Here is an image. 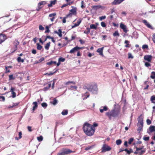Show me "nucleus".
I'll return each instance as SVG.
<instances>
[{
	"label": "nucleus",
	"instance_id": "f257e3e1",
	"mask_svg": "<svg viewBox=\"0 0 155 155\" xmlns=\"http://www.w3.org/2000/svg\"><path fill=\"white\" fill-rule=\"evenodd\" d=\"M82 129L85 134L89 136L93 135L95 131V128H93L92 125L87 122L84 124Z\"/></svg>",
	"mask_w": 155,
	"mask_h": 155
},
{
	"label": "nucleus",
	"instance_id": "f03ea898",
	"mask_svg": "<svg viewBox=\"0 0 155 155\" xmlns=\"http://www.w3.org/2000/svg\"><path fill=\"white\" fill-rule=\"evenodd\" d=\"M120 112V110H112L110 111L106 112V115L109 117L110 120H111L112 117H117Z\"/></svg>",
	"mask_w": 155,
	"mask_h": 155
},
{
	"label": "nucleus",
	"instance_id": "7ed1b4c3",
	"mask_svg": "<svg viewBox=\"0 0 155 155\" xmlns=\"http://www.w3.org/2000/svg\"><path fill=\"white\" fill-rule=\"evenodd\" d=\"M74 151H72L69 149L63 148L58 153V155H66L71 153H74Z\"/></svg>",
	"mask_w": 155,
	"mask_h": 155
},
{
	"label": "nucleus",
	"instance_id": "20e7f679",
	"mask_svg": "<svg viewBox=\"0 0 155 155\" xmlns=\"http://www.w3.org/2000/svg\"><path fill=\"white\" fill-rule=\"evenodd\" d=\"M143 146L140 147H136V150L134 152V153L136 154H138L139 155H142L146 151V149H143Z\"/></svg>",
	"mask_w": 155,
	"mask_h": 155
},
{
	"label": "nucleus",
	"instance_id": "39448f33",
	"mask_svg": "<svg viewBox=\"0 0 155 155\" xmlns=\"http://www.w3.org/2000/svg\"><path fill=\"white\" fill-rule=\"evenodd\" d=\"M138 125L139 124L140 126L137 129V131L140 132L142 130L143 126V117L142 114H141L138 118Z\"/></svg>",
	"mask_w": 155,
	"mask_h": 155
},
{
	"label": "nucleus",
	"instance_id": "423d86ee",
	"mask_svg": "<svg viewBox=\"0 0 155 155\" xmlns=\"http://www.w3.org/2000/svg\"><path fill=\"white\" fill-rule=\"evenodd\" d=\"M111 148L108 146L106 144H104L103 145V147L101 148V152H105L107 151H109L111 150Z\"/></svg>",
	"mask_w": 155,
	"mask_h": 155
},
{
	"label": "nucleus",
	"instance_id": "0eeeda50",
	"mask_svg": "<svg viewBox=\"0 0 155 155\" xmlns=\"http://www.w3.org/2000/svg\"><path fill=\"white\" fill-rule=\"evenodd\" d=\"M87 90L90 91L94 92V91H97V86L96 85H91L87 88Z\"/></svg>",
	"mask_w": 155,
	"mask_h": 155
},
{
	"label": "nucleus",
	"instance_id": "6e6552de",
	"mask_svg": "<svg viewBox=\"0 0 155 155\" xmlns=\"http://www.w3.org/2000/svg\"><path fill=\"white\" fill-rule=\"evenodd\" d=\"M7 39V36L5 34H0V45L4 42Z\"/></svg>",
	"mask_w": 155,
	"mask_h": 155
},
{
	"label": "nucleus",
	"instance_id": "1a4fd4ad",
	"mask_svg": "<svg viewBox=\"0 0 155 155\" xmlns=\"http://www.w3.org/2000/svg\"><path fill=\"white\" fill-rule=\"evenodd\" d=\"M46 4V2L45 1H43L39 2L38 4V7L36 8V10L38 11L42 8V6H41L42 5H44Z\"/></svg>",
	"mask_w": 155,
	"mask_h": 155
},
{
	"label": "nucleus",
	"instance_id": "9d476101",
	"mask_svg": "<svg viewBox=\"0 0 155 155\" xmlns=\"http://www.w3.org/2000/svg\"><path fill=\"white\" fill-rule=\"evenodd\" d=\"M82 48L79 47L77 46L71 49L69 53L72 54L74 53L75 51H78L79 49H82Z\"/></svg>",
	"mask_w": 155,
	"mask_h": 155
},
{
	"label": "nucleus",
	"instance_id": "9b49d317",
	"mask_svg": "<svg viewBox=\"0 0 155 155\" xmlns=\"http://www.w3.org/2000/svg\"><path fill=\"white\" fill-rule=\"evenodd\" d=\"M56 13H54L50 14L48 17L50 18L49 19L51 21H53L55 18V16H56Z\"/></svg>",
	"mask_w": 155,
	"mask_h": 155
},
{
	"label": "nucleus",
	"instance_id": "f8f14e48",
	"mask_svg": "<svg viewBox=\"0 0 155 155\" xmlns=\"http://www.w3.org/2000/svg\"><path fill=\"white\" fill-rule=\"evenodd\" d=\"M152 58V56L150 55H146L144 57V59L148 62L151 61Z\"/></svg>",
	"mask_w": 155,
	"mask_h": 155
},
{
	"label": "nucleus",
	"instance_id": "ddd939ff",
	"mask_svg": "<svg viewBox=\"0 0 155 155\" xmlns=\"http://www.w3.org/2000/svg\"><path fill=\"white\" fill-rule=\"evenodd\" d=\"M123 2V0H114V1L112 2L111 4L113 5H118Z\"/></svg>",
	"mask_w": 155,
	"mask_h": 155
},
{
	"label": "nucleus",
	"instance_id": "4468645a",
	"mask_svg": "<svg viewBox=\"0 0 155 155\" xmlns=\"http://www.w3.org/2000/svg\"><path fill=\"white\" fill-rule=\"evenodd\" d=\"M120 27L124 31L125 33H127V27L126 25H124L123 24L121 23L120 25Z\"/></svg>",
	"mask_w": 155,
	"mask_h": 155
},
{
	"label": "nucleus",
	"instance_id": "2eb2a0df",
	"mask_svg": "<svg viewBox=\"0 0 155 155\" xmlns=\"http://www.w3.org/2000/svg\"><path fill=\"white\" fill-rule=\"evenodd\" d=\"M143 22L148 28L153 29L152 26L147 22L146 20H143Z\"/></svg>",
	"mask_w": 155,
	"mask_h": 155
},
{
	"label": "nucleus",
	"instance_id": "dca6fc26",
	"mask_svg": "<svg viewBox=\"0 0 155 155\" xmlns=\"http://www.w3.org/2000/svg\"><path fill=\"white\" fill-rule=\"evenodd\" d=\"M108 110V107L105 106L104 107H101L100 109V111L101 113H103L104 111H106Z\"/></svg>",
	"mask_w": 155,
	"mask_h": 155
},
{
	"label": "nucleus",
	"instance_id": "f3484780",
	"mask_svg": "<svg viewBox=\"0 0 155 155\" xmlns=\"http://www.w3.org/2000/svg\"><path fill=\"white\" fill-rule=\"evenodd\" d=\"M104 48V47H102L101 48H98L97 51V52L99 53V54L103 56V50Z\"/></svg>",
	"mask_w": 155,
	"mask_h": 155
},
{
	"label": "nucleus",
	"instance_id": "a211bd4d",
	"mask_svg": "<svg viewBox=\"0 0 155 155\" xmlns=\"http://www.w3.org/2000/svg\"><path fill=\"white\" fill-rule=\"evenodd\" d=\"M57 2V0H54L53 1H51L50 2V4L48 5V7H52L53 5H54Z\"/></svg>",
	"mask_w": 155,
	"mask_h": 155
},
{
	"label": "nucleus",
	"instance_id": "6ab92c4d",
	"mask_svg": "<svg viewBox=\"0 0 155 155\" xmlns=\"http://www.w3.org/2000/svg\"><path fill=\"white\" fill-rule=\"evenodd\" d=\"M70 12H71L70 14H71V15H70V16H71L72 14H75L76 13V8H74L72 9H71L70 10Z\"/></svg>",
	"mask_w": 155,
	"mask_h": 155
},
{
	"label": "nucleus",
	"instance_id": "aec40b11",
	"mask_svg": "<svg viewBox=\"0 0 155 155\" xmlns=\"http://www.w3.org/2000/svg\"><path fill=\"white\" fill-rule=\"evenodd\" d=\"M54 33L58 34L60 37H61L62 35V31L61 29H58V31H55Z\"/></svg>",
	"mask_w": 155,
	"mask_h": 155
},
{
	"label": "nucleus",
	"instance_id": "412c9836",
	"mask_svg": "<svg viewBox=\"0 0 155 155\" xmlns=\"http://www.w3.org/2000/svg\"><path fill=\"white\" fill-rule=\"evenodd\" d=\"M33 104H34V106L33 107L32 110L33 111H34L38 107L37 103L36 101L34 102L33 103Z\"/></svg>",
	"mask_w": 155,
	"mask_h": 155
},
{
	"label": "nucleus",
	"instance_id": "4be33fe9",
	"mask_svg": "<svg viewBox=\"0 0 155 155\" xmlns=\"http://www.w3.org/2000/svg\"><path fill=\"white\" fill-rule=\"evenodd\" d=\"M150 131L151 133L153 131H155V126H150L149 128Z\"/></svg>",
	"mask_w": 155,
	"mask_h": 155
},
{
	"label": "nucleus",
	"instance_id": "5701e85b",
	"mask_svg": "<svg viewBox=\"0 0 155 155\" xmlns=\"http://www.w3.org/2000/svg\"><path fill=\"white\" fill-rule=\"evenodd\" d=\"M130 42L127 40H125L124 43L126 45H125V47L126 48H130V45L129 44Z\"/></svg>",
	"mask_w": 155,
	"mask_h": 155
},
{
	"label": "nucleus",
	"instance_id": "b1692460",
	"mask_svg": "<svg viewBox=\"0 0 155 155\" xmlns=\"http://www.w3.org/2000/svg\"><path fill=\"white\" fill-rule=\"evenodd\" d=\"M124 151L127 152V153L130 154L131 153L133 152V151L132 149L130 148L129 150H128L127 149H125L124 150Z\"/></svg>",
	"mask_w": 155,
	"mask_h": 155
},
{
	"label": "nucleus",
	"instance_id": "393cba45",
	"mask_svg": "<svg viewBox=\"0 0 155 155\" xmlns=\"http://www.w3.org/2000/svg\"><path fill=\"white\" fill-rule=\"evenodd\" d=\"M51 26V25H50L49 26H46L45 28H46V30L45 32V33H49L50 31L49 30V28Z\"/></svg>",
	"mask_w": 155,
	"mask_h": 155
},
{
	"label": "nucleus",
	"instance_id": "a878e982",
	"mask_svg": "<svg viewBox=\"0 0 155 155\" xmlns=\"http://www.w3.org/2000/svg\"><path fill=\"white\" fill-rule=\"evenodd\" d=\"M71 15V14H68L66 15V17H64L63 20V23H65L66 22V19L70 15Z\"/></svg>",
	"mask_w": 155,
	"mask_h": 155
},
{
	"label": "nucleus",
	"instance_id": "bb28decb",
	"mask_svg": "<svg viewBox=\"0 0 155 155\" xmlns=\"http://www.w3.org/2000/svg\"><path fill=\"white\" fill-rule=\"evenodd\" d=\"M150 101L152 103L155 104V95H153L150 97Z\"/></svg>",
	"mask_w": 155,
	"mask_h": 155
},
{
	"label": "nucleus",
	"instance_id": "cd10ccee",
	"mask_svg": "<svg viewBox=\"0 0 155 155\" xmlns=\"http://www.w3.org/2000/svg\"><path fill=\"white\" fill-rule=\"evenodd\" d=\"M18 135H19L18 137H16L15 138V139L16 140H18L19 139H20L21 138L22 133L21 132H19Z\"/></svg>",
	"mask_w": 155,
	"mask_h": 155
},
{
	"label": "nucleus",
	"instance_id": "c85d7f7f",
	"mask_svg": "<svg viewBox=\"0 0 155 155\" xmlns=\"http://www.w3.org/2000/svg\"><path fill=\"white\" fill-rule=\"evenodd\" d=\"M51 43L50 42L48 43L45 46V48L47 50H48L49 49Z\"/></svg>",
	"mask_w": 155,
	"mask_h": 155
},
{
	"label": "nucleus",
	"instance_id": "c756f323",
	"mask_svg": "<svg viewBox=\"0 0 155 155\" xmlns=\"http://www.w3.org/2000/svg\"><path fill=\"white\" fill-rule=\"evenodd\" d=\"M97 28V26L94 24H91L90 25V28L96 29Z\"/></svg>",
	"mask_w": 155,
	"mask_h": 155
},
{
	"label": "nucleus",
	"instance_id": "7c9ffc66",
	"mask_svg": "<svg viewBox=\"0 0 155 155\" xmlns=\"http://www.w3.org/2000/svg\"><path fill=\"white\" fill-rule=\"evenodd\" d=\"M19 44V42L18 41H16V42L15 44V49L14 50V51H12V53H13L15 52L17 49V45Z\"/></svg>",
	"mask_w": 155,
	"mask_h": 155
},
{
	"label": "nucleus",
	"instance_id": "2f4dec72",
	"mask_svg": "<svg viewBox=\"0 0 155 155\" xmlns=\"http://www.w3.org/2000/svg\"><path fill=\"white\" fill-rule=\"evenodd\" d=\"M68 114V110H63L61 112V114L63 115H67Z\"/></svg>",
	"mask_w": 155,
	"mask_h": 155
},
{
	"label": "nucleus",
	"instance_id": "473e14b6",
	"mask_svg": "<svg viewBox=\"0 0 155 155\" xmlns=\"http://www.w3.org/2000/svg\"><path fill=\"white\" fill-rule=\"evenodd\" d=\"M9 80L10 81L11 80H14L15 78V77L13 76V74L10 75H9Z\"/></svg>",
	"mask_w": 155,
	"mask_h": 155
},
{
	"label": "nucleus",
	"instance_id": "72a5a7b5",
	"mask_svg": "<svg viewBox=\"0 0 155 155\" xmlns=\"http://www.w3.org/2000/svg\"><path fill=\"white\" fill-rule=\"evenodd\" d=\"M122 143V141L120 139H118L116 141V143L117 145H120Z\"/></svg>",
	"mask_w": 155,
	"mask_h": 155
},
{
	"label": "nucleus",
	"instance_id": "f704fd0d",
	"mask_svg": "<svg viewBox=\"0 0 155 155\" xmlns=\"http://www.w3.org/2000/svg\"><path fill=\"white\" fill-rule=\"evenodd\" d=\"M37 49H38V50H41L42 48V46H41L39 43H38L37 44Z\"/></svg>",
	"mask_w": 155,
	"mask_h": 155
},
{
	"label": "nucleus",
	"instance_id": "c9c22d12",
	"mask_svg": "<svg viewBox=\"0 0 155 155\" xmlns=\"http://www.w3.org/2000/svg\"><path fill=\"white\" fill-rule=\"evenodd\" d=\"M150 77L152 79H154L155 78V72L152 71L151 72V75Z\"/></svg>",
	"mask_w": 155,
	"mask_h": 155
},
{
	"label": "nucleus",
	"instance_id": "e433bc0d",
	"mask_svg": "<svg viewBox=\"0 0 155 155\" xmlns=\"http://www.w3.org/2000/svg\"><path fill=\"white\" fill-rule=\"evenodd\" d=\"M58 103V101L55 98H54L53 101L52 102V103L54 105H55L57 104Z\"/></svg>",
	"mask_w": 155,
	"mask_h": 155
},
{
	"label": "nucleus",
	"instance_id": "4c0bfd02",
	"mask_svg": "<svg viewBox=\"0 0 155 155\" xmlns=\"http://www.w3.org/2000/svg\"><path fill=\"white\" fill-rule=\"evenodd\" d=\"M113 35L114 36H119V34L117 31H116L115 32L113 33Z\"/></svg>",
	"mask_w": 155,
	"mask_h": 155
},
{
	"label": "nucleus",
	"instance_id": "58836bf2",
	"mask_svg": "<svg viewBox=\"0 0 155 155\" xmlns=\"http://www.w3.org/2000/svg\"><path fill=\"white\" fill-rule=\"evenodd\" d=\"M37 140L39 141H42L43 140V137L42 136H41L39 137H37Z\"/></svg>",
	"mask_w": 155,
	"mask_h": 155
},
{
	"label": "nucleus",
	"instance_id": "ea45409f",
	"mask_svg": "<svg viewBox=\"0 0 155 155\" xmlns=\"http://www.w3.org/2000/svg\"><path fill=\"white\" fill-rule=\"evenodd\" d=\"M134 140V139L132 137L130 138L129 140L128 143L129 144H131L133 142Z\"/></svg>",
	"mask_w": 155,
	"mask_h": 155
},
{
	"label": "nucleus",
	"instance_id": "a19ab883",
	"mask_svg": "<svg viewBox=\"0 0 155 155\" xmlns=\"http://www.w3.org/2000/svg\"><path fill=\"white\" fill-rule=\"evenodd\" d=\"M58 71V70H56L53 73L51 72L50 73H46L45 74L47 75L48 76L51 75H53L54 73Z\"/></svg>",
	"mask_w": 155,
	"mask_h": 155
},
{
	"label": "nucleus",
	"instance_id": "79ce46f5",
	"mask_svg": "<svg viewBox=\"0 0 155 155\" xmlns=\"http://www.w3.org/2000/svg\"><path fill=\"white\" fill-rule=\"evenodd\" d=\"M101 6L99 5H94L92 6V8L93 9H97L100 8Z\"/></svg>",
	"mask_w": 155,
	"mask_h": 155
},
{
	"label": "nucleus",
	"instance_id": "37998d69",
	"mask_svg": "<svg viewBox=\"0 0 155 155\" xmlns=\"http://www.w3.org/2000/svg\"><path fill=\"white\" fill-rule=\"evenodd\" d=\"M39 29L40 31H43L45 29V28L41 25H40L39 26Z\"/></svg>",
	"mask_w": 155,
	"mask_h": 155
},
{
	"label": "nucleus",
	"instance_id": "c03bdc74",
	"mask_svg": "<svg viewBox=\"0 0 155 155\" xmlns=\"http://www.w3.org/2000/svg\"><path fill=\"white\" fill-rule=\"evenodd\" d=\"M71 83L72 84H75V82L74 81H69L66 83V85H68L69 84Z\"/></svg>",
	"mask_w": 155,
	"mask_h": 155
},
{
	"label": "nucleus",
	"instance_id": "a18cd8bd",
	"mask_svg": "<svg viewBox=\"0 0 155 155\" xmlns=\"http://www.w3.org/2000/svg\"><path fill=\"white\" fill-rule=\"evenodd\" d=\"M81 7L82 8H84L85 7V5H84V3L83 1H82L81 2Z\"/></svg>",
	"mask_w": 155,
	"mask_h": 155
},
{
	"label": "nucleus",
	"instance_id": "49530a36",
	"mask_svg": "<svg viewBox=\"0 0 155 155\" xmlns=\"http://www.w3.org/2000/svg\"><path fill=\"white\" fill-rule=\"evenodd\" d=\"M65 59L64 58H62L61 57L59 58L58 59V61H59V62H64L65 61Z\"/></svg>",
	"mask_w": 155,
	"mask_h": 155
},
{
	"label": "nucleus",
	"instance_id": "de8ad7c7",
	"mask_svg": "<svg viewBox=\"0 0 155 155\" xmlns=\"http://www.w3.org/2000/svg\"><path fill=\"white\" fill-rule=\"evenodd\" d=\"M144 65L147 67H148L151 66V64L148 62H146L145 63Z\"/></svg>",
	"mask_w": 155,
	"mask_h": 155
},
{
	"label": "nucleus",
	"instance_id": "09e8293b",
	"mask_svg": "<svg viewBox=\"0 0 155 155\" xmlns=\"http://www.w3.org/2000/svg\"><path fill=\"white\" fill-rule=\"evenodd\" d=\"M148 46L147 45H144L142 46V48L144 49H148Z\"/></svg>",
	"mask_w": 155,
	"mask_h": 155
},
{
	"label": "nucleus",
	"instance_id": "8fccbe9b",
	"mask_svg": "<svg viewBox=\"0 0 155 155\" xmlns=\"http://www.w3.org/2000/svg\"><path fill=\"white\" fill-rule=\"evenodd\" d=\"M41 106L45 108L47 106V104L46 103H43L41 104Z\"/></svg>",
	"mask_w": 155,
	"mask_h": 155
},
{
	"label": "nucleus",
	"instance_id": "3c124183",
	"mask_svg": "<svg viewBox=\"0 0 155 155\" xmlns=\"http://www.w3.org/2000/svg\"><path fill=\"white\" fill-rule=\"evenodd\" d=\"M101 25L103 27H105L106 25L105 22H102L101 23Z\"/></svg>",
	"mask_w": 155,
	"mask_h": 155
},
{
	"label": "nucleus",
	"instance_id": "603ef678",
	"mask_svg": "<svg viewBox=\"0 0 155 155\" xmlns=\"http://www.w3.org/2000/svg\"><path fill=\"white\" fill-rule=\"evenodd\" d=\"M133 58H134L133 56L130 53H128V58H131L133 59Z\"/></svg>",
	"mask_w": 155,
	"mask_h": 155
},
{
	"label": "nucleus",
	"instance_id": "864d4df0",
	"mask_svg": "<svg viewBox=\"0 0 155 155\" xmlns=\"http://www.w3.org/2000/svg\"><path fill=\"white\" fill-rule=\"evenodd\" d=\"M106 18V16L105 15L104 16H102L101 17H99V19L100 20H101V21L103 20L104 19Z\"/></svg>",
	"mask_w": 155,
	"mask_h": 155
},
{
	"label": "nucleus",
	"instance_id": "5fc2aeb1",
	"mask_svg": "<svg viewBox=\"0 0 155 155\" xmlns=\"http://www.w3.org/2000/svg\"><path fill=\"white\" fill-rule=\"evenodd\" d=\"M5 73H8V72H10V70H8V67H7V66H5Z\"/></svg>",
	"mask_w": 155,
	"mask_h": 155
},
{
	"label": "nucleus",
	"instance_id": "6e6d98bb",
	"mask_svg": "<svg viewBox=\"0 0 155 155\" xmlns=\"http://www.w3.org/2000/svg\"><path fill=\"white\" fill-rule=\"evenodd\" d=\"M147 123L148 125H150L151 124V122L149 119H147Z\"/></svg>",
	"mask_w": 155,
	"mask_h": 155
},
{
	"label": "nucleus",
	"instance_id": "4d7b16f0",
	"mask_svg": "<svg viewBox=\"0 0 155 155\" xmlns=\"http://www.w3.org/2000/svg\"><path fill=\"white\" fill-rule=\"evenodd\" d=\"M12 97L13 98L15 97L16 96V94L15 92H12Z\"/></svg>",
	"mask_w": 155,
	"mask_h": 155
},
{
	"label": "nucleus",
	"instance_id": "13d9d810",
	"mask_svg": "<svg viewBox=\"0 0 155 155\" xmlns=\"http://www.w3.org/2000/svg\"><path fill=\"white\" fill-rule=\"evenodd\" d=\"M93 128H94L95 127H97L98 126V124L97 123H93V125H92Z\"/></svg>",
	"mask_w": 155,
	"mask_h": 155
},
{
	"label": "nucleus",
	"instance_id": "bf43d9fd",
	"mask_svg": "<svg viewBox=\"0 0 155 155\" xmlns=\"http://www.w3.org/2000/svg\"><path fill=\"white\" fill-rule=\"evenodd\" d=\"M152 40L154 43H155V33L153 35Z\"/></svg>",
	"mask_w": 155,
	"mask_h": 155
},
{
	"label": "nucleus",
	"instance_id": "052dcab7",
	"mask_svg": "<svg viewBox=\"0 0 155 155\" xmlns=\"http://www.w3.org/2000/svg\"><path fill=\"white\" fill-rule=\"evenodd\" d=\"M143 139L145 141L148 140L149 139V137H143Z\"/></svg>",
	"mask_w": 155,
	"mask_h": 155
},
{
	"label": "nucleus",
	"instance_id": "680f3d73",
	"mask_svg": "<svg viewBox=\"0 0 155 155\" xmlns=\"http://www.w3.org/2000/svg\"><path fill=\"white\" fill-rule=\"evenodd\" d=\"M4 22L3 20H0V27L3 25Z\"/></svg>",
	"mask_w": 155,
	"mask_h": 155
},
{
	"label": "nucleus",
	"instance_id": "e2e57ef3",
	"mask_svg": "<svg viewBox=\"0 0 155 155\" xmlns=\"http://www.w3.org/2000/svg\"><path fill=\"white\" fill-rule=\"evenodd\" d=\"M27 128L29 131L31 132L32 131V130L31 129V127L28 126L27 127Z\"/></svg>",
	"mask_w": 155,
	"mask_h": 155
},
{
	"label": "nucleus",
	"instance_id": "0e129e2a",
	"mask_svg": "<svg viewBox=\"0 0 155 155\" xmlns=\"http://www.w3.org/2000/svg\"><path fill=\"white\" fill-rule=\"evenodd\" d=\"M2 99V100L3 101H5V98L4 96H0V99Z\"/></svg>",
	"mask_w": 155,
	"mask_h": 155
},
{
	"label": "nucleus",
	"instance_id": "69168bd1",
	"mask_svg": "<svg viewBox=\"0 0 155 155\" xmlns=\"http://www.w3.org/2000/svg\"><path fill=\"white\" fill-rule=\"evenodd\" d=\"M44 60V58L43 57H42L39 60V62H38L37 63L41 62L42 61H43Z\"/></svg>",
	"mask_w": 155,
	"mask_h": 155
},
{
	"label": "nucleus",
	"instance_id": "338daca9",
	"mask_svg": "<svg viewBox=\"0 0 155 155\" xmlns=\"http://www.w3.org/2000/svg\"><path fill=\"white\" fill-rule=\"evenodd\" d=\"M53 64V62L52 61H51L50 62H48L46 63L47 65H50L52 64Z\"/></svg>",
	"mask_w": 155,
	"mask_h": 155
},
{
	"label": "nucleus",
	"instance_id": "774afa93",
	"mask_svg": "<svg viewBox=\"0 0 155 155\" xmlns=\"http://www.w3.org/2000/svg\"><path fill=\"white\" fill-rule=\"evenodd\" d=\"M19 104V102L16 103H14L13 104V107H14L15 106H17Z\"/></svg>",
	"mask_w": 155,
	"mask_h": 155
}]
</instances>
